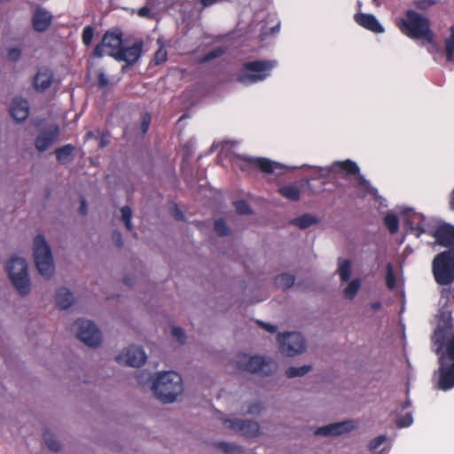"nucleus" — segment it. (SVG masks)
Listing matches in <instances>:
<instances>
[{
  "label": "nucleus",
  "mask_w": 454,
  "mask_h": 454,
  "mask_svg": "<svg viewBox=\"0 0 454 454\" xmlns=\"http://www.w3.org/2000/svg\"><path fill=\"white\" fill-rule=\"evenodd\" d=\"M74 302L73 294L66 287H61L56 294V305L60 309H68Z\"/></svg>",
  "instance_id": "obj_24"
},
{
  "label": "nucleus",
  "mask_w": 454,
  "mask_h": 454,
  "mask_svg": "<svg viewBox=\"0 0 454 454\" xmlns=\"http://www.w3.org/2000/svg\"><path fill=\"white\" fill-rule=\"evenodd\" d=\"M20 50L12 48L8 51V59L13 62L17 61L20 58Z\"/></svg>",
  "instance_id": "obj_50"
},
{
  "label": "nucleus",
  "mask_w": 454,
  "mask_h": 454,
  "mask_svg": "<svg viewBox=\"0 0 454 454\" xmlns=\"http://www.w3.org/2000/svg\"><path fill=\"white\" fill-rule=\"evenodd\" d=\"M449 208L454 211V189L449 194Z\"/></svg>",
  "instance_id": "obj_58"
},
{
  "label": "nucleus",
  "mask_w": 454,
  "mask_h": 454,
  "mask_svg": "<svg viewBox=\"0 0 454 454\" xmlns=\"http://www.w3.org/2000/svg\"><path fill=\"white\" fill-rule=\"evenodd\" d=\"M104 47H105V45L103 44L102 42H101V43L97 44L94 47L92 56L94 58H98V59L102 58L104 56V50H103Z\"/></svg>",
  "instance_id": "obj_52"
},
{
  "label": "nucleus",
  "mask_w": 454,
  "mask_h": 454,
  "mask_svg": "<svg viewBox=\"0 0 454 454\" xmlns=\"http://www.w3.org/2000/svg\"><path fill=\"white\" fill-rule=\"evenodd\" d=\"M143 47L144 42L137 40L129 46L122 45L118 51L108 54L115 60L126 63V65L121 67V72L125 73L127 67L134 66L139 60L143 53Z\"/></svg>",
  "instance_id": "obj_12"
},
{
  "label": "nucleus",
  "mask_w": 454,
  "mask_h": 454,
  "mask_svg": "<svg viewBox=\"0 0 454 454\" xmlns=\"http://www.w3.org/2000/svg\"><path fill=\"white\" fill-rule=\"evenodd\" d=\"M275 285L278 288H281L283 290H286L294 286L295 282V277L291 274L283 273L279 274L275 278Z\"/></svg>",
  "instance_id": "obj_30"
},
{
  "label": "nucleus",
  "mask_w": 454,
  "mask_h": 454,
  "mask_svg": "<svg viewBox=\"0 0 454 454\" xmlns=\"http://www.w3.org/2000/svg\"><path fill=\"white\" fill-rule=\"evenodd\" d=\"M51 22L52 16L48 11L40 7H37L35 10L32 17V25L33 28L36 32L41 33L46 31L51 26Z\"/></svg>",
  "instance_id": "obj_20"
},
{
  "label": "nucleus",
  "mask_w": 454,
  "mask_h": 454,
  "mask_svg": "<svg viewBox=\"0 0 454 454\" xmlns=\"http://www.w3.org/2000/svg\"><path fill=\"white\" fill-rule=\"evenodd\" d=\"M53 72L49 67H42L38 69L34 77L33 84L35 90L39 92H43L49 89L53 82Z\"/></svg>",
  "instance_id": "obj_18"
},
{
  "label": "nucleus",
  "mask_w": 454,
  "mask_h": 454,
  "mask_svg": "<svg viewBox=\"0 0 454 454\" xmlns=\"http://www.w3.org/2000/svg\"><path fill=\"white\" fill-rule=\"evenodd\" d=\"M434 4L435 1L434 0H417L414 3L415 7L421 11H426Z\"/></svg>",
  "instance_id": "obj_46"
},
{
  "label": "nucleus",
  "mask_w": 454,
  "mask_h": 454,
  "mask_svg": "<svg viewBox=\"0 0 454 454\" xmlns=\"http://www.w3.org/2000/svg\"><path fill=\"white\" fill-rule=\"evenodd\" d=\"M234 207L237 213L239 215H249L251 213L250 206L246 200H243L235 201Z\"/></svg>",
  "instance_id": "obj_40"
},
{
  "label": "nucleus",
  "mask_w": 454,
  "mask_h": 454,
  "mask_svg": "<svg viewBox=\"0 0 454 454\" xmlns=\"http://www.w3.org/2000/svg\"><path fill=\"white\" fill-rule=\"evenodd\" d=\"M59 137V128L58 125H52L49 129L42 132L37 136L35 145L37 151L44 152L57 141Z\"/></svg>",
  "instance_id": "obj_16"
},
{
  "label": "nucleus",
  "mask_w": 454,
  "mask_h": 454,
  "mask_svg": "<svg viewBox=\"0 0 454 454\" xmlns=\"http://www.w3.org/2000/svg\"><path fill=\"white\" fill-rule=\"evenodd\" d=\"M380 306H381V304H380V301H376V302H373V303L371 304V308L373 310L379 309L380 308Z\"/></svg>",
  "instance_id": "obj_62"
},
{
  "label": "nucleus",
  "mask_w": 454,
  "mask_h": 454,
  "mask_svg": "<svg viewBox=\"0 0 454 454\" xmlns=\"http://www.w3.org/2000/svg\"><path fill=\"white\" fill-rule=\"evenodd\" d=\"M8 277L20 295L30 293L31 285L27 262L19 257L12 258L6 266Z\"/></svg>",
  "instance_id": "obj_8"
},
{
  "label": "nucleus",
  "mask_w": 454,
  "mask_h": 454,
  "mask_svg": "<svg viewBox=\"0 0 454 454\" xmlns=\"http://www.w3.org/2000/svg\"><path fill=\"white\" fill-rule=\"evenodd\" d=\"M109 144V140L107 139L106 136L103 134L100 137V147H105Z\"/></svg>",
  "instance_id": "obj_61"
},
{
  "label": "nucleus",
  "mask_w": 454,
  "mask_h": 454,
  "mask_svg": "<svg viewBox=\"0 0 454 454\" xmlns=\"http://www.w3.org/2000/svg\"><path fill=\"white\" fill-rule=\"evenodd\" d=\"M12 117L18 122L25 121L29 114V106L27 100L16 98L12 100L10 106Z\"/></svg>",
  "instance_id": "obj_21"
},
{
  "label": "nucleus",
  "mask_w": 454,
  "mask_h": 454,
  "mask_svg": "<svg viewBox=\"0 0 454 454\" xmlns=\"http://www.w3.org/2000/svg\"><path fill=\"white\" fill-rule=\"evenodd\" d=\"M319 221L317 217L309 215V214H303L302 215L294 218L292 221V223L295 226H297L300 229H307L309 226L317 223Z\"/></svg>",
  "instance_id": "obj_28"
},
{
  "label": "nucleus",
  "mask_w": 454,
  "mask_h": 454,
  "mask_svg": "<svg viewBox=\"0 0 454 454\" xmlns=\"http://www.w3.org/2000/svg\"><path fill=\"white\" fill-rule=\"evenodd\" d=\"M386 285L389 290H393L396 286V278L391 263H387V265Z\"/></svg>",
  "instance_id": "obj_36"
},
{
  "label": "nucleus",
  "mask_w": 454,
  "mask_h": 454,
  "mask_svg": "<svg viewBox=\"0 0 454 454\" xmlns=\"http://www.w3.org/2000/svg\"><path fill=\"white\" fill-rule=\"evenodd\" d=\"M387 437L385 435H378L372 439L368 444V449L370 450H375L378 449L383 442H385Z\"/></svg>",
  "instance_id": "obj_45"
},
{
  "label": "nucleus",
  "mask_w": 454,
  "mask_h": 454,
  "mask_svg": "<svg viewBox=\"0 0 454 454\" xmlns=\"http://www.w3.org/2000/svg\"><path fill=\"white\" fill-rule=\"evenodd\" d=\"M399 28L411 39H423L429 44L435 45L434 34L430 27V20L413 10L405 12L404 18L400 20Z\"/></svg>",
  "instance_id": "obj_2"
},
{
  "label": "nucleus",
  "mask_w": 454,
  "mask_h": 454,
  "mask_svg": "<svg viewBox=\"0 0 454 454\" xmlns=\"http://www.w3.org/2000/svg\"><path fill=\"white\" fill-rule=\"evenodd\" d=\"M76 337L89 347H98L102 340V335L97 325L90 320L78 319L72 327Z\"/></svg>",
  "instance_id": "obj_9"
},
{
  "label": "nucleus",
  "mask_w": 454,
  "mask_h": 454,
  "mask_svg": "<svg viewBox=\"0 0 454 454\" xmlns=\"http://www.w3.org/2000/svg\"><path fill=\"white\" fill-rule=\"evenodd\" d=\"M94 37V27L90 25L86 26L82 34V43L88 47L91 44L92 39Z\"/></svg>",
  "instance_id": "obj_38"
},
{
  "label": "nucleus",
  "mask_w": 454,
  "mask_h": 454,
  "mask_svg": "<svg viewBox=\"0 0 454 454\" xmlns=\"http://www.w3.org/2000/svg\"><path fill=\"white\" fill-rule=\"evenodd\" d=\"M229 427L239 434L252 438L255 437L260 433V427L258 423L248 419H232L228 420Z\"/></svg>",
  "instance_id": "obj_14"
},
{
  "label": "nucleus",
  "mask_w": 454,
  "mask_h": 454,
  "mask_svg": "<svg viewBox=\"0 0 454 454\" xmlns=\"http://www.w3.org/2000/svg\"><path fill=\"white\" fill-rule=\"evenodd\" d=\"M277 66L276 60H253L242 65V73L237 75V81L248 85L265 80Z\"/></svg>",
  "instance_id": "obj_4"
},
{
  "label": "nucleus",
  "mask_w": 454,
  "mask_h": 454,
  "mask_svg": "<svg viewBox=\"0 0 454 454\" xmlns=\"http://www.w3.org/2000/svg\"><path fill=\"white\" fill-rule=\"evenodd\" d=\"M413 422L412 415L411 413H406L401 417L398 418L396 421V425L398 427H407L411 426Z\"/></svg>",
  "instance_id": "obj_44"
},
{
  "label": "nucleus",
  "mask_w": 454,
  "mask_h": 454,
  "mask_svg": "<svg viewBox=\"0 0 454 454\" xmlns=\"http://www.w3.org/2000/svg\"><path fill=\"white\" fill-rule=\"evenodd\" d=\"M278 341L280 352L287 356L301 354L306 349L305 340L299 333H278Z\"/></svg>",
  "instance_id": "obj_11"
},
{
  "label": "nucleus",
  "mask_w": 454,
  "mask_h": 454,
  "mask_svg": "<svg viewBox=\"0 0 454 454\" xmlns=\"http://www.w3.org/2000/svg\"><path fill=\"white\" fill-rule=\"evenodd\" d=\"M406 223L411 232L418 238L426 232V218L421 214H411L406 220Z\"/></svg>",
  "instance_id": "obj_22"
},
{
  "label": "nucleus",
  "mask_w": 454,
  "mask_h": 454,
  "mask_svg": "<svg viewBox=\"0 0 454 454\" xmlns=\"http://www.w3.org/2000/svg\"><path fill=\"white\" fill-rule=\"evenodd\" d=\"M214 229L221 237L227 236L230 233L229 228L223 219H217L215 221Z\"/></svg>",
  "instance_id": "obj_39"
},
{
  "label": "nucleus",
  "mask_w": 454,
  "mask_h": 454,
  "mask_svg": "<svg viewBox=\"0 0 454 454\" xmlns=\"http://www.w3.org/2000/svg\"><path fill=\"white\" fill-rule=\"evenodd\" d=\"M218 1L219 0H200V4L203 5V7H209Z\"/></svg>",
  "instance_id": "obj_60"
},
{
  "label": "nucleus",
  "mask_w": 454,
  "mask_h": 454,
  "mask_svg": "<svg viewBox=\"0 0 454 454\" xmlns=\"http://www.w3.org/2000/svg\"><path fill=\"white\" fill-rule=\"evenodd\" d=\"M356 187L358 190H361L365 192H369L371 191V185L370 183L362 176L360 173L356 176Z\"/></svg>",
  "instance_id": "obj_42"
},
{
  "label": "nucleus",
  "mask_w": 454,
  "mask_h": 454,
  "mask_svg": "<svg viewBox=\"0 0 454 454\" xmlns=\"http://www.w3.org/2000/svg\"><path fill=\"white\" fill-rule=\"evenodd\" d=\"M360 288V281L353 279L344 289V296L348 299H353Z\"/></svg>",
  "instance_id": "obj_35"
},
{
  "label": "nucleus",
  "mask_w": 454,
  "mask_h": 454,
  "mask_svg": "<svg viewBox=\"0 0 454 454\" xmlns=\"http://www.w3.org/2000/svg\"><path fill=\"white\" fill-rule=\"evenodd\" d=\"M340 278L343 282H347L351 275V263L348 260H343L339 267Z\"/></svg>",
  "instance_id": "obj_34"
},
{
  "label": "nucleus",
  "mask_w": 454,
  "mask_h": 454,
  "mask_svg": "<svg viewBox=\"0 0 454 454\" xmlns=\"http://www.w3.org/2000/svg\"><path fill=\"white\" fill-rule=\"evenodd\" d=\"M218 448L225 453H231L236 449L234 445L224 442H219Z\"/></svg>",
  "instance_id": "obj_53"
},
{
  "label": "nucleus",
  "mask_w": 454,
  "mask_h": 454,
  "mask_svg": "<svg viewBox=\"0 0 454 454\" xmlns=\"http://www.w3.org/2000/svg\"><path fill=\"white\" fill-rule=\"evenodd\" d=\"M224 53V50L221 47H218L216 49H214L210 51L209 52L206 53L203 58L201 59V62H208L212 59H217L221 57Z\"/></svg>",
  "instance_id": "obj_41"
},
{
  "label": "nucleus",
  "mask_w": 454,
  "mask_h": 454,
  "mask_svg": "<svg viewBox=\"0 0 454 454\" xmlns=\"http://www.w3.org/2000/svg\"><path fill=\"white\" fill-rule=\"evenodd\" d=\"M105 47L110 50L109 53L116 52L121 50L122 44V34L106 31L102 38Z\"/></svg>",
  "instance_id": "obj_23"
},
{
  "label": "nucleus",
  "mask_w": 454,
  "mask_h": 454,
  "mask_svg": "<svg viewBox=\"0 0 454 454\" xmlns=\"http://www.w3.org/2000/svg\"><path fill=\"white\" fill-rule=\"evenodd\" d=\"M411 405V401L407 399V400L405 401V403H403V409H407V408H409Z\"/></svg>",
  "instance_id": "obj_63"
},
{
  "label": "nucleus",
  "mask_w": 454,
  "mask_h": 454,
  "mask_svg": "<svg viewBox=\"0 0 454 454\" xmlns=\"http://www.w3.org/2000/svg\"><path fill=\"white\" fill-rule=\"evenodd\" d=\"M431 235L435 241L443 247L454 249V226L450 223H443L436 227Z\"/></svg>",
  "instance_id": "obj_15"
},
{
  "label": "nucleus",
  "mask_w": 454,
  "mask_h": 454,
  "mask_svg": "<svg viewBox=\"0 0 454 454\" xmlns=\"http://www.w3.org/2000/svg\"><path fill=\"white\" fill-rule=\"evenodd\" d=\"M278 193L292 201H298L301 197V191L295 184L284 185L278 188Z\"/></svg>",
  "instance_id": "obj_27"
},
{
  "label": "nucleus",
  "mask_w": 454,
  "mask_h": 454,
  "mask_svg": "<svg viewBox=\"0 0 454 454\" xmlns=\"http://www.w3.org/2000/svg\"><path fill=\"white\" fill-rule=\"evenodd\" d=\"M384 224L391 234H395L397 232L399 227L398 217L395 214L388 213L384 217Z\"/></svg>",
  "instance_id": "obj_32"
},
{
  "label": "nucleus",
  "mask_w": 454,
  "mask_h": 454,
  "mask_svg": "<svg viewBox=\"0 0 454 454\" xmlns=\"http://www.w3.org/2000/svg\"><path fill=\"white\" fill-rule=\"evenodd\" d=\"M451 297L454 299V288L450 291Z\"/></svg>",
  "instance_id": "obj_64"
},
{
  "label": "nucleus",
  "mask_w": 454,
  "mask_h": 454,
  "mask_svg": "<svg viewBox=\"0 0 454 454\" xmlns=\"http://www.w3.org/2000/svg\"><path fill=\"white\" fill-rule=\"evenodd\" d=\"M75 150L74 145L71 144L65 145L55 150L57 160L61 164H66L73 160V153Z\"/></svg>",
  "instance_id": "obj_25"
},
{
  "label": "nucleus",
  "mask_w": 454,
  "mask_h": 454,
  "mask_svg": "<svg viewBox=\"0 0 454 454\" xmlns=\"http://www.w3.org/2000/svg\"><path fill=\"white\" fill-rule=\"evenodd\" d=\"M333 168H337L339 170L344 172L347 176H356L359 174L360 169L357 164L351 160H346L342 161H335L333 164Z\"/></svg>",
  "instance_id": "obj_26"
},
{
  "label": "nucleus",
  "mask_w": 454,
  "mask_h": 454,
  "mask_svg": "<svg viewBox=\"0 0 454 454\" xmlns=\"http://www.w3.org/2000/svg\"><path fill=\"white\" fill-rule=\"evenodd\" d=\"M147 359V356L141 347L136 345L129 346L125 351L116 356L119 364H123L131 367L142 366Z\"/></svg>",
  "instance_id": "obj_13"
},
{
  "label": "nucleus",
  "mask_w": 454,
  "mask_h": 454,
  "mask_svg": "<svg viewBox=\"0 0 454 454\" xmlns=\"http://www.w3.org/2000/svg\"><path fill=\"white\" fill-rule=\"evenodd\" d=\"M445 58L451 62L454 60V25L450 27V35L444 39Z\"/></svg>",
  "instance_id": "obj_29"
},
{
  "label": "nucleus",
  "mask_w": 454,
  "mask_h": 454,
  "mask_svg": "<svg viewBox=\"0 0 454 454\" xmlns=\"http://www.w3.org/2000/svg\"><path fill=\"white\" fill-rule=\"evenodd\" d=\"M173 337H175L180 343H184L185 340V334L183 329L179 326H173L171 330Z\"/></svg>",
  "instance_id": "obj_47"
},
{
  "label": "nucleus",
  "mask_w": 454,
  "mask_h": 454,
  "mask_svg": "<svg viewBox=\"0 0 454 454\" xmlns=\"http://www.w3.org/2000/svg\"><path fill=\"white\" fill-rule=\"evenodd\" d=\"M43 442L47 448L51 451L57 452L60 450V442L57 440L56 436L50 430H45L43 433Z\"/></svg>",
  "instance_id": "obj_31"
},
{
  "label": "nucleus",
  "mask_w": 454,
  "mask_h": 454,
  "mask_svg": "<svg viewBox=\"0 0 454 454\" xmlns=\"http://www.w3.org/2000/svg\"><path fill=\"white\" fill-rule=\"evenodd\" d=\"M354 20L362 27L376 34L384 32V27L378 21L376 17L369 13H356Z\"/></svg>",
  "instance_id": "obj_19"
},
{
  "label": "nucleus",
  "mask_w": 454,
  "mask_h": 454,
  "mask_svg": "<svg viewBox=\"0 0 454 454\" xmlns=\"http://www.w3.org/2000/svg\"><path fill=\"white\" fill-rule=\"evenodd\" d=\"M79 211L83 215H85L87 214V202L84 198L81 199V205H80Z\"/></svg>",
  "instance_id": "obj_57"
},
{
  "label": "nucleus",
  "mask_w": 454,
  "mask_h": 454,
  "mask_svg": "<svg viewBox=\"0 0 454 454\" xmlns=\"http://www.w3.org/2000/svg\"><path fill=\"white\" fill-rule=\"evenodd\" d=\"M235 364L239 371L265 376L273 374L278 369V364L271 359H265L260 356H248L244 353L237 356Z\"/></svg>",
  "instance_id": "obj_6"
},
{
  "label": "nucleus",
  "mask_w": 454,
  "mask_h": 454,
  "mask_svg": "<svg viewBox=\"0 0 454 454\" xmlns=\"http://www.w3.org/2000/svg\"><path fill=\"white\" fill-rule=\"evenodd\" d=\"M34 260L38 272L45 278L54 273L51 250L44 237L38 234L34 239Z\"/></svg>",
  "instance_id": "obj_7"
},
{
  "label": "nucleus",
  "mask_w": 454,
  "mask_h": 454,
  "mask_svg": "<svg viewBox=\"0 0 454 454\" xmlns=\"http://www.w3.org/2000/svg\"><path fill=\"white\" fill-rule=\"evenodd\" d=\"M98 87L101 89L107 87V85L109 84L108 78L103 72H100L98 74Z\"/></svg>",
  "instance_id": "obj_51"
},
{
  "label": "nucleus",
  "mask_w": 454,
  "mask_h": 454,
  "mask_svg": "<svg viewBox=\"0 0 454 454\" xmlns=\"http://www.w3.org/2000/svg\"><path fill=\"white\" fill-rule=\"evenodd\" d=\"M236 166L242 171L247 174L252 173L255 169H259L263 173L270 174L278 169H283L284 166L272 161L266 158H253V157H238Z\"/></svg>",
  "instance_id": "obj_10"
},
{
  "label": "nucleus",
  "mask_w": 454,
  "mask_h": 454,
  "mask_svg": "<svg viewBox=\"0 0 454 454\" xmlns=\"http://www.w3.org/2000/svg\"><path fill=\"white\" fill-rule=\"evenodd\" d=\"M150 123H151V114L149 113L144 114L142 116V121H141V131L143 134H145L148 131Z\"/></svg>",
  "instance_id": "obj_48"
},
{
  "label": "nucleus",
  "mask_w": 454,
  "mask_h": 454,
  "mask_svg": "<svg viewBox=\"0 0 454 454\" xmlns=\"http://www.w3.org/2000/svg\"><path fill=\"white\" fill-rule=\"evenodd\" d=\"M256 324L260 325L262 328L265 329L269 333H275L277 331V326L269 323H264L262 321L257 320Z\"/></svg>",
  "instance_id": "obj_54"
},
{
  "label": "nucleus",
  "mask_w": 454,
  "mask_h": 454,
  "mask_svg": "<svg viewBox=\"0 0 454 454\" xmlns=\"http://www.w3.org/2000/svg\"><path fill=\"white\" fill-rule=\"evenodd\" d=\"M149 13H150V9L146 6L140 8L138 11V15L140 17H146L149 15Z\"/></svg>",
  "instance_id": "obj_59"
},
{
  "label": "nucleus",
  "mask_w": 454,
  "mask_h": 454,
  "mask_svg": "<svg viewBox=\"0 0 454 454\" xmlns=\"http://www.w3.org/2000/svg\"><path fill=\"white\" fill-rule=\"evenodd\" d=\"M113 239L118 247H121L123 245L122 237L120 231H114L113 233Z\"/></svg>",
  "instance_id": "obj_56"
},
{
  "label": "nucleus",
  "mask_w": 454,
  "mask_h": 454,
  "mask_svg": "<svg viewBox=\"0 0 454 454\" xmlns=\"http://www.w3.org/2000/svg\"><path fill=\"white\" fill-rule=\"evenodd\" d=\"M152 389L160 402L173 403L183 392L182 377L173 371L160 372L153 380Z\"/></svg>",
  "instance_id": "obj_3"
},
{
  "label": "nucleus",
  "mask_w": 454,
  "mask_h": 454,
  "mask_svg": "<svg viewBox=\"0 0 454 454\" xmlns=\"http://www.w3.org/2000/svg\"><path fill=\"white\" fill-rule=\"evenodd\" d=\"M263 409L261 403L257 402L249 405L247 412L249 414H258Z\"/></svg>",
  "instance_id": "obj_49"
},
{
  "label": "nucleus",
  "mask_w": 454,
  "mask_h": 454,
  "mask_svg": "<svg viewBox=\"0 0 454 454\" xmlns=\"http://www.w3.org/2000/svg\"><path fill=\"white\" fill-rule=\"evenodd\" d=\"M168 59V53L164 48H160L154 54V64L159 66L165 63Z\"/></svg>",
  "instance_id": "obj_43"
},
{
  "label": "nucleus",
  "mask_w": 454,
  "mask_h": 454,
  "mask_svg": "<svg viewBox=\"0 0 454 454\" xmlns=\"http://www.w3.org/2000/svg\"><path fill=\"white\" fill-rule=\"evenodd\" d=\"M121 219L125 224L127 230H132L131 217H132V210L129 206H124L121 209Z\"/></svg>",
  "instance_id": "obj_37"
},
{
  "label": "nucleus",
  "mask_w": 454,
  "mask_h": 454,
  "mask_svg": "<svg viewBox=\"0 0 454 454\" xmlns=\"http://www.w3.org/2000/svg\"><path fill=\"white\" fill-rule=\"evenodd\" d=\"M172 215L176 220H178V221L184 220V215L176 204H174Z\"/></svg>",
  "instance_id": "obj_55"
},
{
  "label": "nucleus",
  "mask_w": 454,
  "mask_h": 454,
  "mask_svg": "<svg viewBox=\"0 0 454 454\" xmlns=\"http://www.w3.org/2000/svg\"><path fill=\"white\" fill-rule=\"evenodd\" d=\"M311 365H302L300 367L292 366L286 371V375L289 379L301 377L308 373L311 370Z\"/></svg>",
  "instance_id": "obj_33"
},
{
  "label": "nucleus",
  "mask_w": 454,
  "mask_h": 454,
  "mask_svg": "<svg viewBox=\"0 0 454 454\" xmlns=\"http://www.w3.org/2000/svg\"><path fill=\"white\" fill-rule=\"evenodd\" d=\"M432 272L439 286H449L454 282V249L441 252L434 258Z\"/></svg>",
  "instance_id": "obj_5"
},
{
  "label": "nucleus",
  "mask_w": 454,
  "mask_h": 454,
  "mask_svg": "<svg viewBox=\"0 0 454 454\" xmlns=\"http://www.w3.org/2000/svg\"><path fill=\"white\" fill-rule=\"evenodd\" d=\"M431 341L438 356L437 387L446 391L454 387V324L450 314L439 317Z\"/></svg>",
  "instance_id": "obj_1"
},
{
  "label": "nucleus",
  "mask_w": 454,
  "mask_h": 454,
  "mask_svg": "<svg viewBox=\"0 0 454 454\" xmlns=\"http://www.w3.org/2000/svg\"><path fill=\"white\" fill-rule=\"evenodd\" d=\"M353 428L352 421H342V422H337L329 424L327 426H324L321 427L317 428L315 431L316 435H323V436H329V435H340L344 433L349 432Z\"/></svg>",
  "instance_id": "obj_17"
}]
</instances>
